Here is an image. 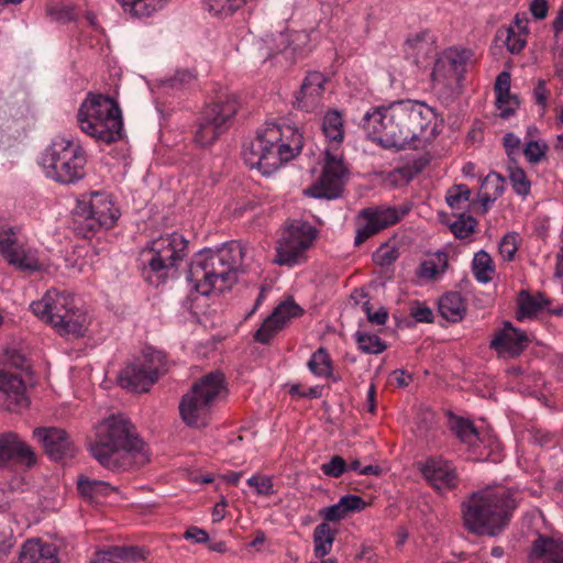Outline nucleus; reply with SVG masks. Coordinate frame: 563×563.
Here are the masks:
<instances>
[{"instance_id":"cd10ccee","label":"nucleus","mask_w":563,"mask_h":563,"mask_svg":"<svg viewBox=\"0 0 563 563\" xmlns=\"http://www.w3.org/2000/svg\"><path fill=\"white\" fill-rule=\"evenodd\" d=\"M89 320L85 311L74 303L66 314L59 316L53 327L60 335L84 336L88 329Z\"/></svg>"},{"instance_id":"a878e982","label":"nucleus","mask_w":563,"mask_h":563,"mask_svg":"<svg viewBox=\"0 0 563 563\" xmlns=\"http://www.w3.org/2000/svg\"><path fill=\"white\" fill-rule=\"evenodd\" d=\"M434 48L427 32L410 35L404 44V53L407 60L418 68L424 67L433 54Z\"/></svg>"},{"instance_id":"6e6552de","label":"nucleus","mask_w":563,"mask_h":563,"mask_svg":"<svg viewBox=\"0 0 563 563\" xmlns=\"http://www.w3.org/2000/svg\"><path fill=\"white\" fill-rule=\"evenodd\" d=\"M225 390V376L211 372L196 382L179 402V413L186 426L200 429L209 424L210 407Z\"/></svg>"},{"instance_id":"f8f14e48","label":"nucleus","mask_w":563,"mask_h":563,"mask_svg":"<svg viewBox=\"0 0 563 563\" xmlns=\"http://www.w3.org/2000/svg\"><path fill=\"white\" fill-rule=\"evenodd\" d=\"M120 217V210L110 199L95 194L89 202L79 201L73 212V230L76 235L89 238L100 229H111Z\"/></svg>"},{"instance_id":"f704fd0d","label":"nucleus","mask_w":563,"mask_h":563,"mask_svg":"<svg viewBox=\"0 0 563 563\" xmlns=\"http://www.w3.org/2000/svg\"><path fill=\"white\" fill-rule=\"evenodd\" d=\"M504 178L495 172L489 173L481 184L478 194L484 211L490 207L504 192Z\"/></svg>"},{"instance_id":"f3484780","label":"nucleus","mask_w":563,"mask_h":563,"mask_svg":"<svg viewBox=\"0 0 563 563\" xmlns=\"http://www.w3.org/2000/svg\"><path fill=\"white\" fill-rule=\"evenodd\" d=\"M30 405L20 374L0 371V410L21 412Z\"/></svg>"},{"instance_id":"79ce46f5","label":"nucleus","mask_w":563,"mask_h":563,"mask_svg":"<svg viewBox=\"0 0 563 563\" xmlns=\"http://www.w3.org/2000/svg\"><path fill=\"white\" fill-rule=\"evenodd\" d=\"M355 340L358 349L367 354H378L386 349L385 343L376 334L357 331L355 333Z\"/></svg>"},{"instance_id":"1a4fd4ad","label":"nucleus","mask_w":563,"mask_h":563,"mask_svg":"<svg viewBox=\"0 0 563 563\" xmlns=\"http://www.w3.org/2000/svg\"><path fill=\"white\" fill-rule=\"evenodd\" d=\"M86 154L81 146L65 139L54 140L44 151L41 164L48 177L60 184H74L86 175Z\"/></svg>"},{"instance_id":"412c9836","label":"nucleus","mask_w":563,"mask_h":563,"mask_svg":"<svg viewBox=\"0 0 563 563\" xmlns=\"http://www.w3.org/2000/svg\"><path fill=\"white\" fill-rule=\"evenodd\" d=\"M421 472L424 478L438 490H448L455 486L457 477L455 468L442 457L428 459Z\"/></svg>"},{"instance_id":"a211bd4d","label":"nucleus","mask_w":563,"mask_h":563,"mask_svg":"<svg viewBox=\"0 0 563 563\" xmlns=\"http://www.w3.org/2000/svg\"><path fill=\"white\" fill-rule=\"evenodd\" d=\"M74 303L70 295L49 289L42 299L33 301L30 309L40 320L54 327L59 316L66 314Z\"/></svg>"},{"instance_id":"13d9d810","label":"nucleus","mask_w":563,"mask_h":563,"mask_svg":"<svg viewBox=\"0 0 563 563\" xmlns=\"http://www.w3.org/2000/svg\"><path fill=\"white\" fill-rule=\"evenodd\" d=\"M550 90L544 79H539L533 89V98L537 106L540 108L541 114L545 113L549 106Z\"/></svg>"},{"instance_id":"bb28decb","label":"nucleus","mask_w":563,"mask_h":563,"mask_svg":"<svg viewBox=\"0 0 563 563\" xmlns=\"http://www.w3.org/2000/svg\"><path fill=\"white\" fill-rule=\"evenodd\" d=\"M139 360L128 364L119 374L121 387L133 393H145L155 383Z\"/></svg>"},{"instance_id":"864d4df0","label":"nucleus","mask_w":563,"mask_h":563,"mask_svg":"<svg viewBox=\"0 0 563 563\" xmlns=\"http://www.w3.org/2000/svg\"><path fill=\"white\" fill-rule=\"evenodd\" d=\"M339 501L347 516L350 514L360 512L367 506L366 501L362 497L353 494L342 496Z\"/></svg>"},{"instance_id":"052dcab7","label":"nucleus","mask_w":563,"mask_h":563,"mask_svg":"<svg viewBox=\"0 0 563 563\" xmlns=\"http://www.w3.org/2000/svg\"><path fill=\"white\" fill-rule=\"evenodd\" d=\"M319 377L323 376L332 382H338L340 376L334 374L329 355L319 347Z\"/></svg>"},{"instance_id":"a18cd8bd","label":"nucleus","mask_w":563,"mask_h":563,"mask_svg":"<svg viewBox=\"0 0 563 563\" xmlns=\"http://www.w3.org/2000/svg\"><path fill=\"white\" fill-rule=\"evenodd\" d=\"M521 242L520 235L516 232L506 233L498 245L499 254L501 258L506 262H511L515 258V255L518 251L519 244Z\"/></svg>"},{"instance_id":"8fccbe9b","label":"nucleus","mask_w":563,"mask_h":563,"mask_svg":"<svg viewBox=\"0 0 563 563\" xmlns=\"http://www.w3.org/2000/svg\"><path fill=\"white\" fill-rule=\"evenodd\" d=\"M475 224L476 221L472 217L461 216L452 222L450 229L455 238L466 239L474 232Z\"/></svg>"},{"instance_id":"c9c22d12","label":"nucleus","mask_w":563,"mask_h":563,"mask_svg":"<svg viewBox=\"0 0 563 563\" xmlns=\"http://www.w3.org/2000/svg\"><path fill=\"white\" fill-rule=\"evenodd\" d=\"M439 311L448 321L457 322L465 316L466 306L459 292H448L439 301Z\"/></svg>"},{"instance_id":"58836bf2","label":"nucleus","mask_w":563,"mask_h":563,"mask_svg":"<svg viewBox=\"0 0 563 563\" xmlns=\"http://www.w3.org/2000/svg\"><path fill=\"white\" fill-rule=\"evenodd\" d=\"M137 360L152 375L154 382H157L158 377L167 372L166 355L162 351L147 347L144 350L142 357Z\"/></svg>"},{"instance_id":"338daca9","label":"nucleus","mask_w":563,"mask_h":563,"mask_svg":"<svg viewBox=\"0 0 563 563\" xmlns=\"http://www.w3.org/2000/svg\"><path fill=\"white\" fill-rule=\"evenodd\" d=\"M347 470L354 471V472L358 473L360 475L378 476L382 473V468L378 465H366V466L362 467L358 460H353L347 465Z\"/></svg>"},{"instance_id":"e2e57ef3","label":"nucleus","mask_w":563,"mask_h":563,"mask_svg":"<svg viewBox=\"0 0 563 563\" xmlns=\"http://www.w3.org/2000/svg\"><path fill=\"white\" fill-rule=\"evenodd\" d=\"M551 438L552 435L550 433L534 427L528 429L526 433L522 434V440H528L541 446L550 444Z\"/></svg>"},{"instance_id":"c85d7f7f","label":"nucleus","mask_w":563,"mask_h":563,"mask_svg":"<svg viewBox=\"0 0 563 563\" xmlns=\"http://www.w3.org/2000/svg\"><path fill=\"white\" fill-rule=\"evenodd\" d=\"M19 563H59L56 547L41 540H29L22 547Z\"/></svg>"},{"instance_id":"49530a36","label":"nucleus","mask_w":563,"mask_h":563,"mask_svg":"<svg viewBox=\"0 0 563 563\" xmlns=\"http://www.w3.org/2000/svg\"><path fill=\"white\" fill-rule=\"evenodd\" d=\"M208 10L216 15H229L240 9L245 0H205Z\"/></svg>"},{"instance_id":"2eb2a0df","label":"nucleus","mask_w":563,"mask_h":563,"mask_svg":"<svg viewBox=\"0 0 563 563\" xmlns=\"http://www.w3.org/2000/svg\"><path fill=\"white\" fill-rule=\"evenodd\" d=\"M12 463L31 467L36 464V455L18 433L8 431L0 433V470L9 467Z\"/></svg>"},{"instance_id":"7ed1b4c3","label":"nucleus","mask_w":563,"mask_h":563,"mask_svg":"<svg viewBox=\"0 0 563 563\" xmlns=\"http://www.w3.org/2000/svg\"><path fill=\"white\" fill-rule=\"evenodd\" d=\"M243 255V247L234 241L217 251L203 250L190 263L187 280L202 296H209L213 290L222 292L238 282V267Z\"/></svg>"},{"instance_id":"e433bc0d","label":"nucleus","mask_w":563,"mask_h":563,"mask_svg":"<svg viewBox=\"0 0 563 563\" xmlns=\"http://www.w3.org/2000/svg\"><path fill=\"white\" fill-rule=\"evenodd\" d=\"M472 56L471 51L449 48L439 56V67L450 66L461 79Z\"/></svg>"},{"instance_id":"a19ab883","label":"nucleus","mask_w":563,"mask_h":563,"mask_svg":"<svg viewBox=\"0 0 563 563\" xmlns=\"http://www.w3.org/2000/svg\"><path fill=\"white\" fill-rule=\"evenodd\" d=\"M472 272L475 279L481 284H487L493 279L495 265L486 251L475 253L472 262Z\"/></svg>"},{"instance_id":"6e6d98bb","label":"nucleus","mask_w":563,"mask_h":563,"mask_svg":"<svg viewBox=\"0 0 563 563\" xmlns=\"http://www.w3.org/2000/svg\"><path fill=\"white\" fill-rule=\"evenodd\" d=\"M547 150L548 145L544 142L530 141L526 144L523 154L530 163L536 164L543 158Z\"/></svg>"},{"instance_id":"bf43d9fd","label":"nucleus","mask_w":563,"mask_h":563,"mask_svg":"<svg viewBox=\"0 0 563 563\" xmlns=\"http://www.w3.org/2000/svg\"><path fill=\"white\" fill-rule=\"evenodd\" d=\"M247 484L253 487L258 495L271 496L274 494L273 482L268 476L254 475L247 479Z\"/></svg>"},{"instance_id":"aec40b11","label":"nucleus","mask_w":563,"mask_h":563,"mask_svg":"<svg viewBox=\"0 0 563 563\" xmlns=\"http://www.w3.org/2000/svg\"><path fill=\"white\" fill-rule=\"evenodd\" d=\"M529 338L519 329L512 327L510 322H505L504 327L496 332L490 342L498 356L510 358L519 356L528 346Z\"/></svg>"},{"instance_id":"20e7f679","label":"nucleus","mask_w":563,"mask_h":563,"mask_svg":"<svg viewBox=\"0 0 563 563\" xmlns=\"http://www.w3.org/2000/svg\"><path fill=\"white\" fill-rule=\"evenodd\" d=\"M302 134L291 126L268 123L257 135L243 145L242 156L250 168L269 176L284 163L292 159L302 147Z\"/></svg>"},{"instance_id":"72a5a7b5","label":"nucleus","mask_w":563,"mask_h":563,"mask_svg":"<svg viewBox=\"0 0 563 563\" xmlns=\"http://www.w3.org/2000/svg\"><path fill=\"white\" fill-rule=\"evenodd\" d=\"M448 267V254L438 251L424 258L417 268L416 276L418 279L429 282L444 274Z\"/></svg>"},{"instance_id":"4d7b16f0","label":"nucleus","mask_w":563,"mask_h":563,"mask_svg":"<svg viewBox=\"0 0 563 563\" xmlns=\"http://www.w3.org/2000/svg\"><path fill=\"white\" fill-rule=\"evenodd\" d=\"M322 472L330 477H340L346 470V462L339 455H334L328 463L321 465Z\"/></svg>"},{"instance_id":"2f4dec72","label":"nucleus","mask_w":563,"mask_h":563,"mask_svg":"<svg viewBox=\"0 0 563 563\" xmlns=\"http://www.w3.org/2000/svg\"><path fill=\"white\" fill-rule=\"evenodd\" d=\"M144 551L140 547H111L96 554L97 563H131L144 560Z\"/></svg>"},{"instance_id":"f03ea898","label":"nucleus","mask_w":563,"mask_h":563,"mask_svg":"<svg viewBox=\"0 0 563 563\" xmlns=\"http://www.w3.org/2000/svg\"><path fill=\"white\" fill-rule=\"evenodd\" d=\"M145 443L135 427L122 415L110 416L96 426L88 442L90 454L100 465L113 472L140 467L150 461Z\"/></svg>"},{"instance_id":"9d476101","label":"nucleus","mask_w":563,"mask_h":563,"mask_svg":"<svg viewBox=\"0 0 563 563\" xmlns=\"http://www.w3.org/2000/svg\"><path fill=\"white\" fill-rule=\"evenodd\" d=\"M187 247L188 241L177 232L153 240L148 249L150 258L142 271L144 279L158 287L187 256Z\"/></svg>"},{"instance_id":"4468645a","label":"nucleus","mask_w":563,"mask_h":563,"mask_svg":"<svg viewBox=\"0 0 563 563\" xmlns=\"http://www.w3.org/2000/svg\"><path fill=\"white\" fill-rule=\"evenodd\" d=\"M406 210L399 211L394 207H375L363 209L358 214V224L355 244H361L367 238L378 233L385 228L400 221Z\"/></svg>"},{"instance_id":"0e129e2a","label":"nucleus","mask_w":563,"mask_h":563,"mask_svg":"<svg viewBox=\"0 0 563 563\" xmlns=\"http://www.w3.org/2000/svg\"><path fill=\"white\" fill-rule=\"evenodd\" d=\"M521 140L514 133H507L504 136V146L508 157L514 161L520 154Z\"/></svg>"},{"instance_id":"37998d69","label":"nucleus","mask_w":563,"mask_h":563,"mask_svg":"<svg viewBox=\"0 0 563 563\" xmlns=\"http://www.w3.org/2000/svg\"><path fill=\"white\" fill-rule=\"evenodd\" d=\"M509 180L515 192L519 196L527 197L530 194L531 183L527 174L521 167L509 165Z\"/></svg>"},{"instance_id":"9b49d317","label":"nucleus","mask_w":563,"mask_h":563,"mask_svg":"<svg viewBox=\"0 0 563 563\" xmlns=\"http://www.w3.org/2000/svg\"><path fill=\"white\" fill-rule=\"evenodd\" d=\"M240 108L235 95L219 96L207 104L197 121L195 141L201 146L213 144L232 125Z\"/></svg>"},{"instance_id":"473e14b6","label":"nucleus","mask_w":563,"mask_h":563,"mask_svg":"<svg viewBox=\"0 0 563 563\" xmlns=\"http://www.w3.org/2000/svg\"><path fill=\"white\" fill-rule=\"evenodd\" d=\"M77 490L82 498L90 503L100 504L104 497L114 490V487L108 482L91 479L81 475L77 479Z\"/></svg>"},{"instance_id":"5fc2aeb1","label":"nucleus","mask_w":563,"mask_h":563,"mask_svg":"<svg viewBox=\"0 0 563 563\" xmlns=\"http://www.w3.org/2000/svg\"><path fill=\"white\" fill-rule=\"evenodd\" d=\"M168 0H143L135 4V11L132 15L139 18L151 16L153 13L161 10Z\"/></svg>"},{"instance_id":"69168bd1","label":"nucleus","mask_w":563,"mask_h":563,"mask_svg":"<svg viewBox=\"0 0 563 563\" xmlns=\"http://www.w3.org/2000/svg\"><path fill=\"white\" fill-rule=\"evenodd\" d=\"M487 448L489 449V452L487 454L479 453L481 460H490L494 463H497L501 459L500 454V445L495 437H488L487 439Z\"/></svg>"},{"instance_id":"6ab92c4d","label":"nucleus","mask_w":563,"mask_h":563,"mask_svg":"<svg viewBox=\"0 0 563 563\" xmlns=\"http://www.w3.org/2000/svg\"><path fill=\"white\" fill-rule=\"evenodd\" d=\"M300 307L294 301H284L279 303L273 312L263 321L260 329L256 330L253 338L262 344H269L272 339L285 327L291 317H296Z\"/></svg>"},{"instance_id":"5701e85b","label":"nucleus","mask_w":563,"mask_h":563,"mask_svg":"<svg viewBox=\"0 0 563 563\" xmlns=\"http://www.w3.org/2000/svg\"><path fill=\"white\" fill-rule=\"evenodd\" d=\"M321 515L325 520L330 521L319 525V556H324L330 553L338 533V527L332 522L344 519L347 515L341 507L340 501L330 507L323 508Z\"/></svg>"},{"instance_id":"dca6fc26","label":"nucleus","mask_w":563,"mask_h":563,"mask_svg":"<svg viewBox=\"0 0 563 563\" xmlns=\"http://www.w3.org/2000/svg\"><path fill=\"white\" fill-rule=\"evenodd\" d=\"M33 437L44 448L53 461H62L75 455V446L68 433L56 427H38L33 430Z\"/></svg>"},{"instance_id":"7c9ffc66","label":"nucleus","mask_w":563,"mask_h":563,"mask_svg":"<svg viewBox=\"0 0 563 563\" xmlns=\"http://www.w3.org/2000/svg\"><path fill=\"white\" fill-rule=\"evenodd\" d=\"M294 107L307 113L317 109V71H309L296 92Z\"/></svg>"},{"instance_id":"0eeeda50","label":"nucleus","mask_w":563,"mask_h":563,"mask_svg":"<svg viewBox=\"0 0 563 563\" xmlns=\"http://www.w3.org/2000/svg\"><path fill=\"white\" fill-rule=\"evenodd\" d=\"M80 131L97 142L112 144L123 139V117L114 97L89 91L77 114Z\"/></svg>"},{"instance_id":"774afa93","label":"nucleus","mask_w":563,"mask_h":563,"mask_svg":"<svg viewBox=\"0 0 563 563\" xmlns=\"http://www.w3.org/2000/svg\"><path fill=\"white\" fill-rule=\"evenodd\" d=\"M184 538L186 540H192L196 543H207L209 541V536L207 531L196 526L189 527L185 531Z\"/></svg>"},{"instance_id":"4c0bfd02","label":"nucleus","mask_w":563,"mask_h":563,"mask_svg":"<svg viewBox=\"0 0 563 563\" xmlns=\"http://www.w3.org/2000/svg\"><path fill=\"white\" fill-rule=\"evenodd\" d=\"M549 303V300L542 296H531L526 291H521L518 300L517 319L523 321L534 317L541 309Z\"/></svg>"},{"instance_id":"603ef678","label":"nucleus","mask_w":563,"mask_h":563,"mask_svg":"<svg viewBox=\"0 0 563 563\" xmlns=\"http://www.w3.org/2000/svg\"><path fill=\"white\" fill-rule=\"evenodd\" d=\"M18 247L15 233L12 228L0 231V253L5 260H8Z\"/></svg>"},{"instance_id":"b1692460","label":"nucleus","mask_w":563,"mask_h":563,"mask_svg":"<svg viewBox=\"0 0 563 563\" xmlns=\"http://www.w3.org/2000/svg\"><path fill=\"white\" fill-rule=\"evenodd\" d=\"M529 563H563V538L540 536L533 543Z\"/></svg>"},{"instance_id":"423d86ee","label":"nucleus","mask_w":563,"mask_h":563,"mask_svg":"<svg viewBox=\"0 0 563 563\" xmlns=\"http://www.w3.org/2000/svg\"><path fill=\"white\" fill-rule=\"evenodd\" d=\"M321 131L324 136L323 165L319 175V199H338L341 197L350 177V169L344 161V120L338 110L325 112Z\"/></svg>"},{"instance_id":"680f3d73","label":"nucleus","mask_w":563,"mask_h":563,"mask_svg":"<svg viewBox=\"0 0 563 563\" xmlns=\"http://www.w3.org/2000/svg\"><path fill=\"white\" fill-rule=\"evenodd\" d=\"M409 310L410 316L418 322H431L433 320L432 310L423 302H412Z\"/></svg>"},{"instance_id":"ddd939ff","label":"nucleus","mask_w":563,"mask_h":563,"mask_svg":"<svg viewBox=\"0 0 563 563\" xmlns=\"http://www.w3.org/2000/svg\"><path fill=\"white\" fill-rule=\"evenodd\" d=\"M317 238V228L308 220L288 219L277 240L274 263L292 266L305 258V252Z\"/></svg>"},{"instance_id":"c03bdc74","label":"nucleus","mask_w":563,"mask_h":563,"mask_svg":"<svg viewBox=\"0 0 563 563\" xmlns=\"http://www.w3.org/2000/svg\"><path fill=\"white\" fill-rule=\"evenodd\" d=\"M471 190L466 185L460 184L446 191L445 200L452 209L461 210L470 201Z\"/></svg>"},{"instance_id":"09e8293b","label":"nucleus","mask_w":563,"mask_h":563,"mask_svg":"<svg viewBox=\"0 0 563 563\" xmlns=\"http://www.w3.org/2000/svg\"><path fill=\"white\" fill-rule=\"evenodd\" d=\"M7 261L10 265H14L22 271L34 272L38 268L37 261L20 247Z\"/></svg>"},{"instance_id":"39448f33","label":"nucleus","mask_w":563,"mask_h":563,"mask_svg":"<svg viewBox=\"0 0 563 563\" xmlns=\"http://www.w3.org/2000/svg\"><path fill=\"white\" fill-rule=\"evenodd\" d=\"M515 508L512 488L501 485L486 487L463 503L464 523L472 532L495 536L508 523Z\"/></svg>"},{"instance_id":"f257e3e1","label":"nucleus","mask_w":563,"mask_h":563,"mask_svg":"<svg viewBox=\"0 0 563 563\" xmlns=\"http://www.w3.org/2000/svg\"><path fill=\"white\" fill-rule=\"evenodd\" d=\"M437 114L424 102L399 100L365 113L363 128L368 137L385 148H417L434 136Z\"/></svg>"},{"instance_id":"ea45409f","label":"nucleus","mask_w":563,"mask_h":563,"mask_svg":"<svg viewBox=\"0 0 563 563\" xmlns=\"http://www.w3.org/2000/svg\"><path fill=\"white\" fill-rule=\"evenodd\" d=\"M451 429L454 431L456 437L464 443L472 446L475 451L478 448V442L483 443L484 440L479 437V433L473 426V423L464 418L454 417L451 419Z\"/></svg>"},{"instance_id":"de8ad7c7","label":"nucleus","mask_w":563,"mask_h":563,"mask_svg":"<svg viewBox=\"0 0 563 563\" xmlns=\"http://www.w3.org/2000/svg\"><path fill=\"white\" fill-rule=\"evenodd\" d=\"M431 79L435 86L442 87L450 86L451 82L460 80L450 66L445 65L444 67H439V57L435 59L433 70L431 73Z\"/></svg>"},{"instance_id":"c756f323","label":"nucleus","mask_w":563,"mask_h":563,"mask_svg":"<svg viewBox=\"0 0 563 563\" xmlns=\"http://www.w3.org/2000/svg\"><path fill=\"white\" fill-rule=\"evenodd\" d=\"M507 377L510 389L527 395H533L543 382L541 375L527 372L520 366L509 367L507 369Z\"/></svg>"},{"instance_id":"3c124183","label":"nucleus","mask_w":563,"mask_h":563,"mask_svg":"<svg viewBox=\"0 0 563 563\" xmlns=\"http://www.w3.org/2000/svg\"><path fill=\"white\" fill-rule=\"evenodd\" d=\"M399 256L398 250L394 245L383 244L373 255L374 262L379 266L393 264Z\"/></svg>"},{"instance_id":"393cba45","label":"nucleus","mask_w":563,"mask_h":563,"mask_svg":"<svg viewBox=\"0 0 563 563\" xmlns=\"http://www.w3.org/2000/svg\"><path fill=\"white\" fill-rule=\"evenodd\" d=\"M511 76L508 71H501L495 81L494 92L496 109L503 119L512 117L519 108V99L510 92Z\"/></svg>"},{"instance_id":"4be33fe9","label":"nucleus","mask_w":563,"mask_h":563,"mask_svg":"<svg viewBox=\"0 0 563 563\" xmlns=\"http://www.w3.org/2000/svg\"><path fill=\"white\" fill-rule=\"evenodd\" d=\"M528 35L529 18L526 13H517L509 25L498 29L496 38L503 42L511 54H518L526 47Z\"/></svg>"}]
</instances>
